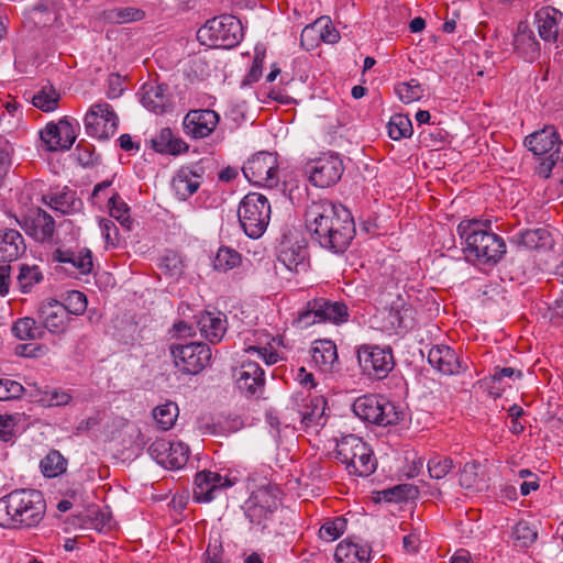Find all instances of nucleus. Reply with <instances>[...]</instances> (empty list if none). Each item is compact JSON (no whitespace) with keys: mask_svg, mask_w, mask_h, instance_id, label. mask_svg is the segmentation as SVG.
<instances>
[{"mask_svg":"<svg viewBox=\"0 0 563 563\" xmlns=\"http://www.w3.org/2000/svg\"><path fill=\"white\" fill-rule=\"evenodd\" d=\"M305 217L312 239L333 253H343L355 236L353 217L341 203L327 199L312 201Z\"/></svg>","mask_w":563,"mask_h":563,"instance_id":"f257e3e1","label":"nucleus"},{"mask_svg":"<svg viewBox=\"0 0 563 563\" xmlns=\"http://www.w3.org/2000/svg\"><path fill=\"white\" fill-rule=\"evenodd\" d=\"M46 511L40 490L21 488L0 498V527L30 529L38 526Z\"/></svg>","mask_w":563,"mask_h":563,"instance_id":"f03ea898","label":"nucleus"},{"mask_svg":"<svg viewBox=\"0 0 563 563\" xmlns=\"http://www.w3.org/2000/svg\"><path fill=\"white\" fill-rule=\"evenodd\" d=\"M457 233L465 241V253L478 264L495 265L506 253L501 236L490 231V221L463 220L457 225Z\"/></svg>","mask_w":563,"mask_h":563,"instance_id":"7ed1b4c3","label":"nucleus"},{"mask_svg":"<svg viewBox=\"0 0 563 563\" xmlns=\"http://www.w3.org/2000/svg\"><path fill=\"white\" fill-rule=\"evenodd\" d=\"M336 459L345 464L349 474L369 476L377 462L371 446L355 434L342 437L336 443Z\"/></svg>","mask_w":563,"mask_h":563,"instance_id":"20e7f679","label":"nucleus"},{"mask_svg":"<svg viewBox=\"0 0 563 563\" xmlns=\"http://www.w3.org/2000/svg\"><path fill=\"white\" fill-rule=\"evenodd\" d=\"M197 38L209 47L232 48L243 38V26L233 15H220L208 20L198 30Z\"/></svg>","mask_w":563,"mask_h":563,"instance_id":"39448f33","label":"nucleus"},{"mask_svg":"<svg viewBox=\"0 0 563 563\" xmlns=\"http://www.w3.org/2000/svg\"><path fill=\"white\" fill-rule=\"evenodd\" d=\"M238 216L245 234L252 239H258L267 229L271 205L264 195L250 192L240 202Z\"/></svg>","mask_w":563,"mask_h":563,"instance_id":"423d86ee","label":"nucleus"},{"mask_svg":"<svg viewBox=\"0 0 563 563\" xmlns=\"http://www.w3.org/2000/svg\"><path fill=\"white\" fill-rule=\"evenodd\" d=\"M353 411L362 420L377 424L391 426L398 423L401 412L383 396L364 395L353 402Z\"/></svg>","mask_w":563,"mask_h":563,"instance_id":"0eeeda50","label":"nucleus"},{"mask_svg":"<svg viewBox=\"0 0 563 563\" xmlns=\"http://www.w3.org/2000/svg\"><path fill=\"white\" fill-rule=\"evenodd\" d=\"M347 307L344 303L314 298L309 300L305 309L298 313L296 322L299 327L307 328L320 322L342 323L347 320Z\"/></svg>","mask_w":563,"mask_h":563,"instance_id":"6e6552de","label":"nucleus"},{"mask_svg":"<svg viewBox=\"0 0 563 563\" xmlns=\"http://www.w3.org/2000/svg\"><path fill=\"white\" fill-rule=\"evenodd\" d=\"M357 358L364 373L376 379L387 377L395 366L389 346L362 345L357 350Z\"/></svg>","mask_w":563,"mask_h":563,"instance_id":"1a4fd4ad","label":"nucleus"},{"mask_svg":"<svg viewBox=\"0 0 563 563\" xmlns=\"http://www.w3.org/2000/svg\"><path fill=\"white\" fill-rule=\"evenodd\" d=\"M277 157L269 152H258L243 166L242 172L254 185L273 188L278 184Z\"/></svg>","mask_w":563,"mask_h":563,"instance_id":"9d476101","label":"nucleus"},{"mask_svg":"<svg viewBox=\"0 0 563 563\" xmlns=\"http://www.w3.org/2000/svg\"><path fill=\"white\" fill-rule=\"evenodd\" d=\"M170 353L175 365L187 374H198L211 360V349L205 343L172 345Z\"/></svg>","mask_w":563,"mask_h":563,"instance_id":"9b49d317","label":"nucleus"},{"mask_svg":"<svg viewBox=\"0 0 563 563\" xmlns=\"http://www.w3.org/2000/svg\"><path fill=\"white\" fill-rule=\"evenodd\" d=\"M118 117L107 102H97L90 107L85 117V129L88 135L107 140L118 129Z\"/></svg>","mask_w":563,"mask_h":563,"instance_id":"f8f14e48","label":"nucleus"},{"mask_svg":"<svg viewBox=\"0 0 563 563\" xmlns=\"http://www.w3.org/2000/svg\"><path fill=\"white\" fill-rule=\"evenodd\" d=\"M525 145L534 155H545L541 166L548 173L552 170L556 162L560 159V136L553 126H547L541 131L534 132L525 139Z\"/></svg>","mask_w":563,"mask_h":563,"instance_id":"ddd939ff","label":"nucleus"},{"mask_svg":"<svg viewBox=\"0 0 563 563\" xmlns=\"http://www.w3.org/2000/svg\"><path fill=\"white\" fill-rule=\"evenodd\" d=\"M343 170V163L335 154H325L307 166L310 181L320 188L334 185L341 178Z\"/></svg>","mask_w":563,"mask_h":563,"instance_id":"4468645a","label":"nucleus"},{"mask_svg":"<svg viewBox=\"0 0 563 563\" xmlns=\"http://www.w3.org/2000/svg\"><path fill=\"white\" fill-rule=\"evenodd\" d=\"M148 454L163 467L179 470L188 461L189 448L183 442L157 439L150 445Z\"/></svg>","mask_w":563,"mask_h":563,"instance_id":"2eb2a0df","label":"nucleus"},{"mask_svg":"<svg viewBox=\"0 0 563 563\" xmlns=\"http://www.w3.org/2000/svg\"><path fill=\"white\" fill-rule=\"evenodd\" d=\"M40 137L47 151H67L75 143L77 135L70 119L64 117L57 123H47Z\"/></svg>","mask_w":563,"mask_h":563,"instance_id":"dca6fc26","label":"nucleus"},{"mask_svg":"<svg viewBox=\"0 0 563 563\" xmlns=\"http://www.w3.org/2000/svg\"><path fill=\"white\" fill-rule=\"evenodd\" d=\"M20 227L34 241L51 243L55 234V221L53 217L41 208L30 210L21 220Z\"/></svg>","mask_w":563,"mask_h":563,"instance_id":"f3484780","label":"nucleus"},{"mask_svg":"<svg viewBox=\"0 0 563 563\" xmlns=\"http://www.w3.org/2000/svg\"><path fill=\"white\" fill-rule=\"evenodd\" d=\"M37 318L44 331L58 335L66 333L71 320L63 302L54 298H47L40 303Z\"/></svg>","mask_w":563,"mask_h":563,"instance_id":"a211bd4d","label":"nucleus"},{"mask_svg":"<svg viewBox=\"0 0 563 563\" xmlns=\"http://www.w3.org/2000/svg\"><path fill=\"white\" fill-rule=\"evenodd\" d=\"M233 482L217 472L201 471L196 474L194 497L197 501L208 503L216 499L224 489L231 487Z\"/></svg>","mask_w":563,"mask_h":563,"instance_id":"6ab92c4d","label":"nucleus"},{"mask_svg":"<svg viewBox=\"0 0 563 563\" xmlns=\"http://www.w3.org/2000/svg\"><path fill=\"white\" fill-rule=\"evenodd\" d=\"M220 115L210 109L190 110L184 118V131L194 139L209 136L218 126Z\"/></svg>","mask_w":563,"mask_h":563,"instance_id":"aec40b11","label":"nucleus"},{"mask_svg":"<svg viewBox=\"0 0 563 563\" xmlns=\"http://www.w3.org/2000/svg\"><path fill=\"white\" fill-rule=\"evenodd\" d=\"M277 492L276 487L263 486L252 494L246 512L252 522L260 525L263 519L277 509Z\"/></svg>","mask_w":563,"mask_h":563,"instance_id":"412c9836","label":"nucleus"},{"mask_svg":"<svg viewBox=\"0 0 563 563\" xmlns=\"http://www.w3.org/2000/svg\"><path fill=\"white\" fill-rule=\"evenodd\" d=\"M235 377L241 391L249 396L262 394L265 384L264 371L255 361L244 360Z\"/></svg>","mask_w":563,"mask_h":563,"instance_id":"4be33fe9","label":"nucleus"},{"mask_svg":"<svg viewBox=\"0 0 563 563\" xmlns=\"http://www.w3.org/2000/svg\"><path fill=\"white\" fill-rule=\"evenodd\" d=\"M205 169L196 164L192 167H181L173 177L172 187L176 196L186 200L199 189Z\"/></svg>","mask_w":563,"mask_h":563,"instance_id":"5701e85b","label":"nucleus"},{"mask_svg":"<svg viewBox=\"0 0 563 563\" xmlns=\"http://www.w3.org/2000/svg\"><path fill=\"white\" fill-rule=\"evenodd\" d=\"M562 21L563 13L551 5L540 8L534 14L539 36L549 43L558 41Z\"/></svg>","mask_w":563,"mask_h":563,"instance_id":"b1692460","label":"nucleus"},{"mask_svg":"<svg viewBox=\"0 0 563 563\" xmlns=\"http://www.w3.org/2000/svg\"><path fill=\"white\" fill-rule=\"evenodd\" d=\"M53 260L68 265L69 267H66L67 271L79 275L90 274L93 267L92 253L87 247L78 251L57 249L53 253Z\"/></svg>","mask_w":563,"mask_h":563,"instance_id":"393cba45","label":"nucleus"},{"mask_svg":"<svg viewBox=\"0 0 563 563\" xmlns=\"http://www.w3.org/2000/svg\"><path fill=\"white\" fill-rule=\"evenodd\" d=\"M514 48L528 62H534L540 55V44L528 22L520 21L514 35Z\"/></svg>","mask_w":563,"mask_h":563,"instance_id":"a878e982","label":"nucleus"},{"mask_svg":"<svg viewBox=\"0 0 563 563\" xmlns=\"http://www.w3.org/2000/svg\"><path fill=\"white\" fill-rule=\"evenodd\" d=\"M26 251L22 234L10 228L0 229V262L10 263L19 260Z\"/></svg>","mask_w":563,"mask_h":563,"instance_id":"bb28decb","label":"nucleus"},{"mask_svg":"<svg viewBox=\"0 0 563 563\" xmlns=\"http://www.w3.org/2000/svg\"><path fill=\"white\" fill-rule=\"evenodd\" d=\"M141 102L154 113H164L170 107L168 86L157 82L144 84Z\"/></svg>","mask_w":563,"mask_h":563,"instance_id":"cd10ccee","label":"nucleus"},{"mask_svg":"<svg viewBox=\"0 0 563 563\" xmlns=\"http://www.w3.org/2000/svg\"><path fill=\"white\" fill-rule=\"evenodd\" d=\"M432 367L444 375L457 374L461 369L460 360L453 349L446 345H435L428 354Z\"/></svg>","mask_w":563,"mask_h":563,"instance_id":"c85d7f7f","label":"nucleus"},{"mask_svg":"<svg viewBox=\"0 0 563 563\" xmlns=\"http://www.w3.org/2000/svg\"><path fill=\"white\" fill-rule=\"evenodd\" d=\"M371 548L350 540L341 541L334 552L336 563H368Z\"/></svg>","mask_w":563,"mask_h":563,"instance_id":"c756f323","label":"nucleus"},{"mask_svg":"<svg viewBox=\"0 0 563 563\" xmlns=\"http://www.w3.org/2000/svg\"><path fill=\"white\" fill-rule=\"evenodd\" d=\"M201 335L211 343H218L227 331V319L221 313L205 312L198 319Z\"/></svg>","mask_w":563,"mask_h":563,"instance_id":"7c9ffc66","label":"nucleus"},{"mask_svg":"<svg viewBox=\"0 0 563 563\" xmlns=\"http://www.w3.org/2000/svg\"><path fill=\"white\" fill-rule=\"evenodd\" d=\"M312 362L322 372H331L338 361L336 345L330 340L316 341L311 349Z\"/></svg>","mask_w":563,"mask_h":563,"instance_id":"2f4dec72","label":"nucleus"},{"mask_svg":"<svg viewBox=\"0 0 563 563\" xmlns=\"http://www.w3.org/2000/svg\"><path fill=\"white\" fill-rule=\"evenodd\" d=\"M43 201L62 214L78 212L82 209L84 206L82 201L76 197V192L69 189L51 196H44Z\"/></svg>","mask_w":563,"mask_h":563,"instance_id":"473e14b6","label":"nucleus"},{"mask_svg":"<svg viewBox=\"0 0 563 563\" xmlns=\"http://www.w3.org/2000/svg\"><path fill=\"white\" fill-rule=\"evenodd\" d=\"M151 143L155 152L161 154L178 155L188 150V145L175 136L169 128L162 129Z\"/></svg>","mask_w":563,"mask_h":563,"instance_id":"72a5a7b5","label":"nucleus"},{"mask_svg":"<svg viewBox=\"0 0 563 563\" xmlns=\"http://www.w3.org/2000/svg\"><path fill=\"white\" fill-rule=\"evenodd\" d=\"M279 260L291 272H306L309 266L308 247L306 244L296 243L284 250Z\"/></svg>","mask_w":563,"mask_h":563,"instance_id":"f704fd0d","label":"nucleus"},{"mask_svg":"<svg viewBox=\"0 0 563 563\" xmlns=\"http://www.w3.org/2000/svg\"><path fill=\"white\" fill-rule=\"evenodd\" d=\"M415 311L406 300L398 295L390 303L389 318L393 328L409 329L413 323Z\"/></svg>","mask_w":563,"mask_h":563,"instance_id":"c9c22d12","label":"nucleus"},{"mask_svg":"<svg viewBox=\"0 0 563 563\" xmlns=\"http://www.w3.org/2000/svg\"><path fill=\"white\" fill-rule=\"evenodd\" d=\"M12 333L19 340H41L45 336V331L35 319L24 317L16 320L12 327Z\"/></svg>","mask_w":563,"mask_h":563,"instance_id":"e433bc0d","label":"nucleus"},{"mask_svg":"<svg viewBox=\"0 0 563 563\" xmlns=\"http://www.w3.org/2000/svg\"><path fill=\"white\" fill-rule=\"evenodd\" d=\"M40 467L45 477H57L66 472L67 460L59 451L52 450L41 460Z\"/></svg>","mask_w":563,"mask_h":563,"instance_id":"4c0bfd02","label":"nucleus"},{"mask_svg":"<svg viewBox=\"0 0 563 563\" xmlns=\"http://www.w3.org/2000/svg\"><path fill=\"white\" fill-rule=\"evenodd\" d=\"M60 93L53 86H45L34 93L32 103L35 108L52 112L58 108Z\"/></svg>","mask_w":563,"mask_h":563,"instance_id":"58836bf2","label":"nucleus"},{"mask_svg":"<svg viewBox=\"0 0 563 563\" xmlns=\"http://www.w3.org/2000/svg\"><path fill=\"white\" fill-rule=\"evenodd\" d=\"M179 409L176 402L166 401L153 410V418L164 431L172 429L178 418Z\"/></svg>","mask_w":563,"mask_h":563,"instance_id":"ea45409f","label":"nucleus"},{"mask_svg":"<svg viewBox=\"0 0 563 563\" xmlns=\"http://www.w3.org/2000/svg\"><path fill=\"white\" fill-rule=\"evenodd\" d=\"M551 242V233L544 228L526 230L520 233V243L531 250L548 247Z\"/></svg>","mask_w":563,"mask_h":563,"instance_id":"a19ab883","label":"nucleus"},{"mask_svg":"<svg viewBox=\"0 0 563 563\" xmlns=\"http://www.w3.org/2000/svg\"><path fill=\"white\" fill-rule=\"evenodd\" d=\"M110 216L128 231L131 230L133 221L130 217V208L118 192L109 198Z\"/></svg>","mask_w":563,"mask_h":563,"instance_id":"79ce46f5","label":"nucleus"},{"mask_svg":"<svg viewBox=\"0 0 563 563\" xmlns=\"http://www.w3.org/2000/svg\"><path fill=\"white\" fill-rule=\"evenodd\" d=\"M538 538L537 529L527 521H519L512 531L514 545L526 549L533 544Z\"/></svg>","mask_w":563,"mask_h":563,"instance_id":"37998d69","label":"nucleus"},{"mask_svg":"<svg viewBox=\"0 0 563 563\" xmlns=\"http://www.w3.org/2000/svg\"><path fill=\"white\" fill-rule=\"evenodd\" d=\"M241 254L235 250L222 246L218 250L213 260V267L219 272H228L241 264Z\"/></svg>","mask_w":563,"mask_h":563,"instance_id":"c03bdc74","label":"nucleus"},{"mask_svg":"<svg viewBox=\"0 0 563 563\" xmlns=\"http://www.w3.org/2000/svg\"><path fill=\"white\" fill-rule=\"evenodd\" d=\"M43 280V274L36 265L22 264L18 275V286L24 294L32 290V288Z\"/></svg>","mask_w":563,"mask_h":563,"instance_id":"a18cd8bd","label":"nucleus"},{"mask_svg":"<svg viewBox=\"0 0 563 563\" xmlns=\"http://www.w3.org/2000/svg\"><path fill=\"white\" fill-rule=\"evenodd\" d=\"M387 128L388 135L395 141L404 137H410L413 132L411 120L406 114L393 115Z\"/></svg>","mask_w":563,"mask_h":563,"instance_id":"49530a36","label":"nucleus"},{"mask_svg":"<svg viewBox=\"0 0 563 563\" xmlns=\"http://www.w3.org/2000/svg\"><path fill=\"white\" fill-rule=\"evenodd\" d=\"M325 16L317 19L312 24L307 25L300 35V44L306 51L317 47L321 41L320 32L322 25L327 26Z\"/></svg>","mask_w":563,"mask_h":563,"instance_id":"de8ad7c7","label":"nucleus"},{"mask_svg":"<svg viewBox=\"0 0 563 563\" xmlns=\"http://www.w3.org/2000/svg\"><path fill=\"white\" fill-rule=\"evenodd\" d=\"M327 401L323 397H316L311 399V408L300 411L301 421L307 426H321L323 424V416Z\"/></svg>","mask_w":563,"mask_h":563,"instance_id":"09e8293b","label":"nucleus"},{"mask_svg":"<svg viewBox=\"0 0 563 563\" xmlns=\"http://www.w3.org/2000/svg\"><path fill=\"white\" fill-rule=\"evenodd\" d=\"M395 92L404 103H412L424 96V89L417 79L400 82L395 87Z\"/></svg>","mask_w":563,"mask_h":563,"instance_id":"8fccbe9b","label":"nucleus"},{"mask_svg":"<svg viewBox=\"0 0 563 563\" xmlns=\"http://www.w3.org/2000/svg\"><path fill=\"white\" fill-rule=\"evenodd\" d=\"M346 529V520L342 517H336L327 520L319 530V536L327 542H332L343 534Z\"/></svg>","mask_w":563,"mask_h":563,"instance_id":"3c124183","label":"nucleus"},{"mask_svg":"<svg viewBox=\"0 0 563 563\" xmlns=\"http://www.w3.org/2000/svg\"><path fill=\"white\" fill-rule=\"evenodd\" d=\"M22 420L20 413L0 416V440L12 442L18 432V424Z\"/></svg>","mask_w":563,"mask_h":563,"instance_id":"603ef678","label":"nucleus"},{"mask_svg":"<svg viewBox=\"0 0 563 563\" xmlns=\"http://www.w3.org/2000/svg\"><path fill=\"white\" fill-rule=\"evenodd\" d=\"M453 468V461L449 456L437 455L428 461V472L432 478L442 479Z\"/></svg>","mask_w":563,"mask_h":563,"instance_id":"864d4df0","label":"nucleus"},{"mask_svg":"<svg viewBox=\"0 0 563 563\" xmlns=\"http://www.w3.org/2000/svg\"><path fill=\"white\" fill-rule=\"evenodd\" d=\"M144 16V11L130 7L111 10L108 14L110 21L119 24L141 21Z\"/></svg>","mask_w":563,"mask_h":563,"instance_id":"5fc2aeb1","label":"nucleus"},{"mask_svg":"<svg viewBox=\"0 0 563 563\" xmlns=\"http://www.w3.org/2000/svg\"><path fill=\"white\" fill-rule=\"evenodd\" d=\"M66 308L67 316L70 314L80 316L87 309V297L84 292L78 290H73L68 292L65 303H63Z\"/></svg>","mask_w":563,"mask_h":563,"instance_id":"6e6d98bb","label":"nucleus"},{"mask_svg":"<svg viewBox=\"0 0 563 563\" xmlns=\"http://www.w3.org/2000/svg\"><path fill=\"white\" fill-rule=\"evenodd\" d=\"M159 268L166 275L170 277H177L183 274L184 263L177 253L168 252L161 258Z\"/></svg>","mask_w":563,"mask_h":563,"instance_id":"4d7b16f0","label":"nucleus"},{"mask_svg":"<svg viewBox=\"0 0 563 563\" xmlns=\"http://www.w3.org/2000/svg\"><path fill=\"white\" fill-rule=\"evenodd\" d=\"M459 483L462 487L466 489H472L477 486L478 475H477V465L474 462H467L463 466Z\"/></svg>","mask_w":563,"mask_h":563,"instance_id":"13d9d810","label":"nucleus"},{"mask_svg":"<svg viewBox=\"0 0 563 563\" xmlns=\"http://www.w3.org/2000/svg\"><path fill=\"white\" fill-rule=\"evenodd\" d=\"M24 391L23 386L14 380L0 378V400H9L20 397Z\"/></svg>","mask_w":563,"mask_h":563,"instance_id":"bf43d9fd","label":"nucleus"},{"mask_svg":"<svg viewBox=\"0 0 563 563\" xmlns=\"http://www.w3.org/2000/svg\"><path fill=\"white\" fill-rule=\"evenodd\" d=\"M99 225L106 244L114 247L119 243V231L114 222L110 219H101Z\"/></svg>","mask_w":563,"mask_h":563,"instance_id":"052dcab7","label":"nucleus"},{"mask_svg":"<svg viewBox=\"0 0 563 563\" xmlns=\"http://www.w3.org/2000/svg\"><path fill=\"white\" fill-rule=\"evenodd\" d=\"M263 70V57H260L256 55L253 59L252 66L249 70V73L245 75L244 79L242 80V86H249L254 82H256L261 76Z\"/></svg>","mask_w":563,"mask_h":563,"instance_id":"680f3d73","label":"nucleus"},{"mask_svg":"<svg viewBox=\"0 0 563 563\" xmlns=\"http://www.w3.org/2000/svg\"><path fill=\"white\" fill-rule=\"evenodd\" d=\"M70 395L65 391L53 389L51 391L45 393V398L43 401L47 404V406H65L69 402Z\"/></svg>","mask_w":563,"mask_h":563,"instance_id":"e2e57ef3","label":"nucleus"},{"mask_svg":"<svg viewBox=\"0 0 563 563\" xmlns=\"http://www.w3.org/2000/svg\"><path fill=\"white\" fill-rule=\"evenodd\" d=\"M246 352L256 353L257 357L262 358L267 365H273L279 360L278 353L267 347L249 346Z\"/></svg>","mask_w":563,"mask_h":563,"instance_id":"0e129e2a","label":"nucleus"},{"mask_svg":"<svg viewBox=\"0 0 563 563\" xmlns=\"http://www.w3.org/2000/svg\"><path fill=\"white\" fill-rule=\"evenodd\" d=\"M327 26L322 25L321 32H320V38L321 42L334 44L340 40V34L333 26L331 20L325 16Z\"/></svg>","mask_w":563,"mask_h":563,"instance_id":"69168bd1","label":"nucleus"},{"mask_svg":"<svg viewBox=\"0 0 563 563\" xmlns=\"http://www.w3.org/2000/svg\"><path fill=\"white\" fill-rule=\"evenodd\" d=\"M296 379L299 382V384L301 386H303L308 390H310L317 386L313 375L311 373L307 372L305 367H300L298 369Z\"/></svg>","mask_w":563,"mask_h":563,"instance_id":"338daca9","label":"nucleus"},{"mask_svg":"<svg viewBox=\"0 0 563 563\" xmlns=\"http://www.w3.org/2000/svg\"><path fill=\"white\" fill-rule=\"evenodd\" d=\"M419 537L416 533H410L404 537L402 539V547L406 552L408 553H416L419 548Z\"/></svg>","mask_w":563,"mask_h":563,"instance_id":"774afa93","label":"nucleus"}]
</instances>
